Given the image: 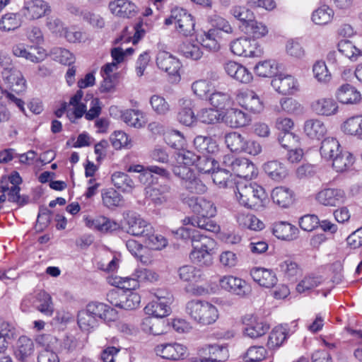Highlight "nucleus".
I'll list each match as a JSON object with an SVG mask.
<instances>
[{"mask_svg": "<svg viewBox=\"0 0 362 362\" xmlns=\"http://www.w3.org/2000/svg\"><path fill=\"white\" fill-rule=\"evenodd\" d=\"M233 193L241 205L256 210L264 207L268 199L262 186L247 180H237Z\"/></svg>", "mask_w": 362, "mask_h": 362, "instance_id": "nucleus-1", "label": "nucleus"}, {"mask_svg": "<svg viewBox=\"0 0 362 362\" xmlns=\"http://www.w3.org/2000/svg\"><path fill=\"white\" fill-rule=\"evenodd\" d=\"M0 66L3 69L2 78L4 82L8 84L11 92L17 94L24 92L26 88V81L21 72L13 67L10 57L1 53Z\"/></svg>", "mask_w": 362, "mask_h": 362, "instance_id": "nucleus-2", "label": "nucleus"}, {"mask_svg": "<svg viewBox=\"0 0 362 362\" xmlns=\"http://www.w3.org/2000/svg\"><path fill=\"white\" fill-rule=\"evenodd\" d=\"M187 313L195 321L208 325L216 322L218 310L212 304L202 300H191L186 305Z\"/></svg>", "mask_w": 362, "mask_h": 362, "instance_id": "nucleus-3", "label": "nucleus"}, {"mask_svg": "<svg viewBox=\"0 0 362 362\" xmlns=\"http://www.w3.org/2000/svg\"><path fill=\"white\" fill-rule=\"evenodd\" d=\"M180 198L182 204L187 205L194 213L208 219L206 222L204 221V226H216V223L209 220V218L214 216L216 213V207L211 202L203 197L191 196L185 193H182Z\"/></svg>", "mask_w": 362, "mask_h": 362, "instance_id": "nucleus-4", "label": "nucleus"}, {"mask_svg": "<svg viewBox=\"0 0 362 362\" xmlns=\"http://www.w3.org/2000/svg\"><path fill=\"white\" fill-rule=\"evenodd\" d=\"M174 175L181 180V185L191 194H203L207 191L206 185L196 175L189 167L174 165Z\"/></svg>", "mask_w": 362, "mask_h": 362, "instance_id": "nucleus-5", "label": "nucleus"}, {"mask_svg": "<svg viewBox=\"0 0 362 362\" xmlns=\"http://www.w3.org/2000/svg\"><path fill=\"white\" fill-rule=\"evenodd\" d=\"M193 236L194 238H199L198 243L192 246L194 250L189 254L192 262L199 266H210L213 263V257L210 251L211 250L214 241L204 234H197Z\"/></svg>", "mask_w": 362, "mask_h": 362, "instance_id": "nucleus-6", "label": "nucleus"}, {"mask_svg": "<svg viewBox=\"0 0 362 362\" xmlns=\"http://www.w3.org/2000/svg\"><path fill=\"white\" fill-rule=\"evenodd\" d=\"M223 163L226 168H229L240 178L239 180H248L257 175L255 165L247 158L226 156L223 158Z\"/></svg>", "mask_w": 362, "mask_h": 362, "instance_id": "nucleus-7", "label": "nucleus"}, {"mask_svg": "<svg viewBox=\"0 0 362 362\" xmlns=\"http://www.w3.org/2000/svg\"><path fill=\"white\" fill-rule=\"evenodd\" d=\"M30 303L37 310L44 315L50 317L54 313V305L51 296L45 291L27 296L22 301L21 308L25 310Z\"/></svg>", "mask_w": 362, "mask_h": 362, "instance_id": "nucleus-8", "label": "nucleus"}, {"mask_svg": "<svg viewBox=\"0 0 362 362\" xmlns=\"http://www.w3.org/2000/svg\"><path fill=\"white\" fill-rule=\"evenodd\" d=\"M20 11L24 20L30 22L49 13L50 6L44 0H23Z\"/></svg>", "mask_w": 362, "mask_h": 362, "instance_id": "nucleus-9", "label": "nucleus"}, {"mask_svg": "<svg viewBox=\"0 0 362 362\" xmlns=\"http://www.w3.org/2000/svg\"><path fill=\"white\" fill-rule=\"evenodd\" d=\"M231 52L238 56L245 57H255L261 54L255 40L247 37L238 38L230 43Z\"/></svg>", "mask_w": 362, "mask_h": 362, "instance_id": "nucleus-10", "label": "nucleus"}, {"mask_svg": "<svg viewBox=\"0 0 362 362\" xmlns=\"http://www.w3.org/2000/svg\"><path fill=\"white\" fill-rule=\"evenodd\" d=\"M221 288L232 294L244 298L252 291L251 286L245 280L233 276H224L219 279Z\"/></svg>", "mask_w": 362, "mask_h": 362, "instance_id": "nucleus-11", "label": "nucleus"}, {"mask_svg": "<svg viewBox=\"0 0 362 362\" xmlns=\"http://www.w3.org/2000/svg\"><path fill=\"white\" fill-rule=\"evenodd\" d=\"M156 300L149 303L144 308L145 313L152 315L156 320L168 316L170 313V304L172 302V296H163L160 292L156 294Z\"/></svg>", "mask_w": 362, "mask_h": 362, "instance_id": "nucleus-12", "label": "nucleus"}, {"mask_svg": "<svg viewBox=\"0 0 362 362\" xmlns=\"http://www.w3.org/2000/svg\"><path fill=\"white\" fill-rule=\"evenodd\" d=\"M346 196L345 192L339 188H325L315 196L316 201L325 206H337L344 204Z\"/></svg>", "mask_w": 362, "mask_h": 362, "instance_id": "nucleus-13", "label": "nucleus"}, {"mask_svg": "<svg viewBox=\"0 0 362 362\" xmlns=\"http://www.w3.org/2000/svg\"><path fill=\"white\" fill-rule=\"evenodd\" d=\"M157 67L170 76H179V71L182 66L180 60L166 51L158 52L156 58Z\"/></svg>", "mask_w": 362, "mask_h": 362, "instance_id": "nucleus-14", "label": "nucleus"}, {"mask_svg": "<svg viewBox=\"0 0 362 362\" xmlns=\"http://www.w3.org/2000/svg\"><path fill=\"white\" fill-rule=\"evenodd\" d=\"M271 85L276 92L282 95H293L298 90L297 80L288 74L276 75L272 78Z\"/></svg>", "mask_w": 362, "mask_h": 362, "instance_id": "nucleus-15", "label": "nucleus"}, {"mask_svg": "<svg viewBox=\"0 0 362 362\" xmlns=\"http://www.w3.org/2000/svg\"><path fill=\"white\" fill-rule=\"evenodd\" d=\"M155 351L158 356L168 360L183 359L187 354V348L178 343H165L158 344Z\"/></svg>", "mask_w": 362, "mask_h": 362, "instance_id": "nucleus-16", "label": "nucleus"}, {"mask_svg": "<svg viewBox=\"0 0 362 362\" xmlns=\"http://www.w3.org/2000/svg\"><path fill=\"white\" fill-rule=\"evenodd\" d=\"M244 333L250 338H257L264 335L269 329V326L257 317L247 315L243 319Z\"/></svg>", "mask_w": 362, "mask_h": 362, "instance_id": "nucleus-17", "label": "nucleus"}, {"mask_svg": "<svg viewBox=\"0 0 362 362\" xmlns=\"http://www.w3.org/2000/svg\"><path fill=\"white\" fill-rule=\"evenodd\" d=\"M90 313L98 322L99 320L112 322L117 320V311L109 305L99 302H90L87 305Z\"/></svg>", "mask_w": 362, "mask_h": 362, "instance_id": "nucleus-18", "label": "nucleus"}, {"mask_svg": "<svg viewBox=\"0 0 362 362\" xmlns=\"http://www.w3.org/2000/svg\"><path fill=\"white\" fill-rule=\"evenodd\" d=\"M199 362H223L228 358V350L225 345H208L202 349Z\"/></svg>", "mask_w": 362, "mask_h": 362, "instance_id": "nucleus-19", "label": "nucleus"}, {"mask_svg": "<svg viewBox=\"0 0 362 362\" xmlns=\"http://www.w3.org/2000/svg\"><path fill=\"white\" fill-rule=\"evenodd\" d=\"M175 18H177L176 29L184 36H190L194 33L195 23L191 14L182 8H174Z\"/></svg>", "mask_w": 362, "mask_h": 362, "instance_id": "nucleus-20", "label": "nucleus"}, {"mask_svg": "<svg viewBox=\"0 0 362 362\" xmlns=\"http://www.w3.org/2000/svg\"><path fill=\"white\" fill-rule=\"evenodd\" d=\"M239 105L253 113H259L263 110V104L257 95L252 90L240 91L237 95Z\"/></svg>", "mask_w": 362, "mask_h": 362, "instance_id": "nucleus-21", "label": "nucleus"}, {"mask_svg": "<svg viewBox=\"0 0 362 362\" xmlns=\"http://www.w3.org/2000/svg\"><path fill=\"white\" fill-rule=\"evenodd\" d=\"M171 192V187L168 184L157 186L148 185L145 188L146 198L152 202L155 205H161L169 199Z\"/></svg>", "mask_w": 362, "mask_h": 362, "instance_id": "nucleus-22", "label": "nucleus"}, {"mask_svg": "<svg viewBox=\"0 0 362 362\" xmlns=\"http://www.w3.org/2000/svg\"><path fill=\"white\" fill-rule=\"evenodd\" d=\"M250 276L259 286L265 288H272L278 281L274 271L264 267L252 268L250 270Z\"/></svg>", "mask_w": 362, "mask_h": 362, "instance_id": "nucleus-23", "label": "nucleus"}, {"mask_svg": "<svg viewBox=\"0 0 362 362\" xmlns=\"http://www.w3.org/2000/svg\"><path fill=\"white\" fill-rule=\"evenodd\" d=\"M312 111L317 115L329 117L334 115L338 112L337 102L330 98H321L311 103Z\"/></svg>", "mask_w": 362, "mask_h": 362, "instance_id": "nucleus-24", "label": "nucleus"}, {"mask_svg": "<svg viewBox=\"0 0 362 362\" xmlns=\"http://www.w3.org/2000/svg\"><path fill=\"white\" fill-rule=\"evenodd\" d=\"M224 69L228 76L242 83H248L252 80V73L245 66L235 62L226 63Z\"/></svg>", "mask_w": 362, "mask_h": 362, "instance_id": "nucleus-25", "label": "nucleus"}, {"mask_svg": "<svg viewBox=\"0 0 362 362\" xmlns=\"http://www.w3.org/2000/svg\"><path fill=\"white\" fill-rule=\"evenodd\" d=\"M224 122L232 128H239L249 124L250 116L238 108L228 109L223 117Z\"/></svg>", "mask_w": 362, "mask_h": 362, "instance_id": "nucleus-26", "label": "nucleus"}, {"mask_svg": "<svg viewBox=\"0 0 362 362\" xmlns=\"http://www.w3.org/2000/svg\"><path fill=\"white\" fill-rule=\"evenodd\" d=\"M109 8L112 14L122 18H132L137 13L136 5L129 0L110 1Z\"/></svg>", "mask_w": 362, "mask_h": 362, "instance_id": "nucleus-27", "label": "nucleus"}, {"mask_svg": "<svg viewBox=\"0 0 362 362\" xmlns=\"http://www.w3.org/2000/svg\"><path fill=\"white\" fill-rule=\"evenodd\" d=\"M211 173L214 182L220 188H230L234 190L237 180L232 179L231 170L229 168H219L216 166Z\"/></svg>", "mask_w": 362, "mask_h": 362, "instance_id": "nucleus-28", "label": "nucleus"}, {"mask_svg": "<svg viewBox=\"0 0 362 362\" xmlns=\"http://www.w3.org/2000/svg\"><path fill=\"white\" fill-rule=\"evenodd\" d=\"M337 99L343 104H355L361 100V93L354 86L346 83L336 92Z\"/></svg>", "mask_w": 362, "mask_h": 362, "instance_id": "nucleus-29", "label": "nucleus"}, {"mask_svg": "<svg viewBox=\"0 0 362 362\" xmlns=\"http://www.w3.org/2000/svg\"><path fill=\"white\" fill-rule=\"evenodd\" d=\"M24 21L20 11L16 13L8 12L0 19V30L4 32L14 31L22 25Z\"/></svg>", "mask_w": 362, "mask_h": 362, "instance_id": "nucleus-30", "label": "nucleus"}, {"mask_svg": "<svg viewBox=\"0 0 362 362\" xmlns=\"http://www.w3.org/2000/svg\"><path fill=\"white\" fill-rule=\"evenodd\" d=\"M34 351L33 341L25 336L19 337L15 350L16 358L21 362H27Z\"/></svg>", "mask_w": 362, "mask_h": 362, "instance_id": "nucleus-31", "label": "nucleus"}, {"mask_svg": "<svg viewBox=\"0 0 362 362\" xmlns=\"http://www.w3.org/2000/svg\"><path fill=\"white\" fill-rule=\"evenodd\" d=\"M263 169L271 179L276 181L282 180L288 175L287 169L284 164L276 160L265 163L263 165Z\"/></svg>", "mask_w": 362, "mask_h": 362, "instance_id": "nucleus-32", "label": "nucleus"}, {"mask_svg": "<svg viewBox=\"0 0 362 362\" xmlns=\"http://www.w3.org/2000/svg\"><path fill=\"white\" fill-rule=\"evenodd\" d=\"M304 132L310 139L320 140L326 134L327 127L321 120L311 119L305 121Z\"/></svg>", "mask_w": 362, "mask_h": 362, "instance_id": "nucleus-33", "label": "nucleus"}, {"mask_svg": "<svg viewBox=\"0 0 362 362\" xmlns=\"http://www.w3.org/2000/svg\"><path fill=\"white\" fill-rule=\"evenodd\" d=\"M221 39V33L217 29H209L207 32H204L197 40L202 46L211 51H217L219 47V40Z\"/></svg>", "mask_w": 362, "mask_h": 362, "instance_id": "nucleus-34", "label": "nucleus"}, {"mask_svg": "<svg viewBox=\"0 0 362 362\" xmlns=\"http://www.w3.org/2000/svg\"><path fill=\"white\" fill-rule=\"evenodd\" d=\"M193 144L194 148L203 155L213 154L218 151V145L211 136H197L194 139Z\"/></svg>", "mask_w": 362, "mask_h": 362, "instance_id": "nucleus-35", "label": "nucleus"}, {"mask_svg": "<svg viewBox=\"0 0 362 362\" xmlns=\"http://www.w3.org/2000/svg\"><path fill=\"white\" fill-rule=\"evenodd\" d=\"M334 16V10L327 5H322L313 11L311 19L316 25H326L332 21Z\"/></svg>", "mask_w": 362, "mask_h": 362, "instance_id": "nucleus-36", "label": "nucleus"}, {"mask_svg": "<svg viewBox=\"0 0 362 362\" xmlns=\"http://www.w3.org/2000/svg\"><path fill=\"white\" fill-rule=\"evenodd\" d=\"M287 337V327L284 325L276 326L269 334L267 345L270 349L278 348L283 344Z\"/></svg>", "mask_w": 362, "mask_h": 362, "instance_id": "nucleus-37", "label": "nucleus"}, {"mask_svg": "<svg viewBox=\"0 0 362 362\" xmlns=\"http://www.w3.org/2000/svg\"><path fill=\"white\" fill-rule=\"evenodd\" d=\"M273 202L282 208L288 207L293 202V193L286 187H279L272 192Z\"/></svg>", "mask_w": 362, "mask_h": 362, "instance_id": "nucleus-38", "label": "nucleus"}, {"mask_svg": "<svg viewBox=\"0 0 362 362\" xmlns=\"http://www.w3.org/2000/svg\"><path fill=\"white\" fill-rule=\"evenodd\" d=\"M320 151L324 159L332 160L340 151V144L334 138H326L322 141Z\"/></svg>", "mask_w": 362, "mask_h": 362, "instance_id": "nucleus-39", "label": "nucleus"}, {"mask_svg": "<svg viewBox=\"0 0 362 362\" xmlns=\"http://www.w3.org/2000/svg\"><path fill=\"white\" fill-rule=\"evenodd\" d=\"M15 329L8 322L0 318V352H4L13 339Z\"/></svg>", "mask_w": 362, "mask_h": 362, "instance_id": "nucleus-40", "label": "nucleus"}, {"mask_svg": "<svg viewBox=\"0 0 362 362\" xmlns=\"http://www.w3.org/2000/svg\"><path fill=\"white\" fill-rule=\"evenodd\" d=\"M346 134L355 136L362 140V115H357L349 118L343 125Z\"/></svg>", "mask_w": 362, "mask_h": 362, "instance_id": "nucleus-41", "label": "nucleus"}, {"mask_svg": "<svg viewBox=\"0 0 362 362\" xmlns=\"http://www.w3.org/2000/svg\"><path fill=\"white\" fill-rule=\"evenodd\" d=\"M354 157L348 151H340L332 159V166L337 172H343L354 163Z\"/></svg>", "mask_w": 362, "mask_h": 362, "instance_id": "nucleus-42", "label": "nucleus"}, {"mask_svg": "<svg viewBox=\"0 0 362 362\" xmlns=\"http://www.w3.org/2000/svg\"><path fill=\"white\" fill-rule=\"evenodd\" d=\"M103 204L108 209L121 207L124 204L123 197L116 190L108 189L102 193Z\"/></svg>", "mask_w": 362, "mask_h": 362, "instance_id": "nucleus-43", "label": "nucleus"}, {"mask_svg": "<svg viewBox=\"0 0 362 362\" xmlns=\"http://www.w3.org/2000/svg\"><path fill=\"white\" fill-rule=\"evenodd\" d=\"M179 277L184 281L198 282L203 278V273L200 269L191 265H185L177 270Z\"/></svg>", "mask_w": 362, "mask_h": 362, "instance_id": "nucleus-44", "label": "nucleus"}, {"mask_svg": "<svg viewBox=\"0 0 362 362\" xmlns=\"http://www.w3.org/2000/svg\"><path fill=\"white\" fill-rule=\"evenodd\" d=\"M88 311L86 306L85 309L78 311L77 315V323L79 327L84 331H90L98 325V321Z\"/></svg>", "mask_w": 362, "mask_h": 362, "instance_id": "nucleus-45", "label": "nucleus"}, {"mask_svg": "<svg viewBox=\"0 0 362 362\" xmlns=\"http://www.w3.org/2000/svg\"><path fill=\"white\" fill-rule=\"evenodd\" d=\"M245 139V136L238 132H230L225 136V143L231 151L243 152Z\"/></svg>", "mask_w": 362, "mask_h": 362, "instance_id": "nucleus-46", "label": "nucleus"}, {"mask_svg": "<svg viewBox=\"0 0 362 362\" xmlns=\"http://www.w3.org/2000/svg\"><path fill=\"white\" fill-rule=\"evenodd\" d=\"M182 105H183V107L178 112L177 119L184 125L191 126L197 119V117L192 110V102L190 100H185Z\"/></svg>", "mask_w": 362, "mask_h": 362, "instance_id": "nucleus-47", "label": "nucleus"}, {"mask_svg": "<svg viewBox=\"0 0 362 362\" xmlns=\"http://www.w3.org/2000/svg\"><path fill=\"white\" fill-rule=\"evenodd\" d=\"M210 104L217 109H224L231 103V96L228 92L214 90L208 98Z\"/></svg>", "mask_w": 362, "mask_h": 362, "instance_id": "nucleus-48", "label": "nucleus"}, {"mask_svg": "<svg viewBox=\"0 0 362 362\" xmlns=\"http://www.w3.org/2000/svg\"><path fill=\"white\" fill-rule=\"evenodd\" d=\"M254 18L255 17L244 26L245 33L251 35L255 40L265 36L268 33V29L264 24L255 21Z\"/></svg>", "mask_w": 362, "mask_h": 362, "instance_id": "nucleus-49", "label": "nucleus"}, {"mask_svg": "<svg viewBox=\"0 0 362 362\" xmlns=\"http://www.w3.org/2000/svg\"><path fill=\"white\" fill-rule=\"evenodd\" d=\"M120 308L124 310H134L137 308L141 302L140 296L133 291H122L120 297Z\"/></svg>", "mask_w": 362, "mask_h": 362, "instance_id": "nucleus-50", "label": "nucleus"}, {"mask_svg": "<svg viewBox=\"0 0 362 362\" xmlns=\"http://www.w3.org/2000/svg\"><path fill=\"white\" fill-rule=\"evenodd\" d=\"M112 182L115 187L120 189L124 192H129L133 189L134 186V181L130 177L122 172H115L112 175Z\"/></svg>", "mask_w": 362, "mask_h": 362, "instance_id": "nucleus-51", "label": "nucleus"}, {"mask_svg": "<svg viewBox=\"0 0 362 362\" xmlns=\"http://www.w3.org/2000/svg\"><path fill=\"white\" fill-rule=\"evenodd\" d=\"M153 228H147L144 243L153 250H160L167 245L166 239L160 235L155 234Z\"/></svg>", "mask_w": 362, "mask_h": 362, "instance_id": "nucleus-52", "label": "nucleus"}, {"mask_svg": "<svg viewBox=\"0 0 362 362\" xmlns=\"http://www.w3.org/2000/svg\"><path fill=\"white\" fill-rule=\"evenodd\" d=\"M338 50L352 61H356L362 54V52L348 40H341L338 43Z\"/></svg>", "mask_w": 362, "mask_h": 362, "instance_id": "nucleus-53", "label": "nucleus"}, {"mask_svg": "<svg viewBox=\"0 0 362 362\" xmlns=\"http://www.w3.org/2000/svg\"><path fill=\"white\" fill-rule=\"evenodd\" d=\"M179 52L186 58L193 60L199 59L203 54L200 47L197 44L185 42L179 47Z\"/></svg>", "mask_w": 362, "mask_h": 362, "instance_id": "nucleus-54", "label": "nucleus"}, {"mask_svg": "<svg viewBox=\"0 0 362 362\" xmlns=\"http://www.w3.org/2000/svg\"><path fill=\"white\" fill-rule=\"evenodd\" d=\"M175 158L177 163L175 165L189 168L190 165H194L196 160L197 159V155L191 151L182 148L180 151L175 152Z\"/></svg>", "mask_w": 362, "mask_h": 362, "instance_id": "nucleus-55", "label": "nucleus"}, {"mask_svg": "<svg viewBox=\"0 0 362 362\" xmlns=\"http://www.w3.org/2000/svg\"><path fill=\"white\" fill-rule=\"evenodd\" d=\"M194 165L198 171L202 173H210L216 168V166H218V163L214 158L206 155L197 156Z\"/></svg>", "mask_w": 362, "mask_h": 362, "instance_id": "nucleus-56", "label": "nucleus"}, {"mask_svg": "<svg viewBox=\"0 0 362 362\" xmlns=\"http://www.w3.org/2000/svg\"><path fill=\"white\" fill-rule=\"evenodd\" d=\"M281 110L290 115H301L304 112L303 106L292 98H285L280 100Z\"/></svg>", "mask_w": 362, "mask_h": 362, "instance_id": "nucleus-57", "label": "nucleus"}, {"mask_svg": "<svg viewBox=\"0 0 362 362\" xmlns=\"http://www.w3.org/2000/svg\"><path fill=\"white\" fill-rule=\"evenodd\" d=\"M110 284L112 285L121 288L122 289H126L128 291H132V290H135L139 287V284L136 280V278L133 276V274L131 277H120L115 276L109 281Z\"/></svg>", "mask_w": 362, "mask_h": 362, "instance_id": "nucleus-58", "label": "nucleus"}, {"mask_svg": "<svg viewBox=\"0 0 362 362\" xmlns=\"http://www.w3.org/2000/svg\"><path fill=\"white\" fill-rule=\"evenodd\" d=\"M230 13L245 25L254 18L253 12L243 6L235 5L230 9Z\"/></svg>", "mask_w": 362, "mask_h": 362, "instance_id": "nucleus-59", "label": "nucleus"}, {"mask_svg": "<svg viewBox=\"0 0 362 362\" xmlns=\"http://www.w3.org/2000/svg\"><path fill=\"white\" fill-rule=\"evenodd\" d=\"M174 237L177 240H191L192 245L194 243H198L199 238H194L193 236H197V234H202L200 231L193 229L192 228H175L172 230Z\"/></svg>", "mask_w": 362, "mask_h": 362, "instance_id": "nucleus-60", "label": "nucleus"}, {"mask_svg": "<svg viewBox=\"0 0 362 362\" xmlns=\"http://www.w3.org/2000/svg\"><path fill=\"white\" fill-rule=\"evenodd\" d=\"M19 186H1L3 193L8 192V200L11 202L19 204H25L28 202V197L20 194Z\"/></svg>", "mask_w": 362, "mask_h": 362, "instance_id": "nucleus-61", "label": "nucleus"}, {"mask_svg": "<svg viewBox=\"0 0 362 362\" xmlns=\"http://www.w3.org/2000/svg\"><path fill=\"white\" fill-rule=\"evenodd\" d=\"M52 54L55 61L64 65L70 66L75 60L74 54L69 50L62 47L54 48Z\"/></svg>", "mask_w": 362, "mask_h": 362, "instance_id": "nucleus-62", "label": "nucleus"}, {"mask_svg": "<svg viewBox=\"0 0 362 362\" xmlns=\"http://www.w3.org/2000/svg\"><path fill=\"white\" fill-rule=\"evenodd\" d=\"M254 70L256 74L259 76L269 77L275 73L276 66L274 62L266 60L257 63L255 66Z\"/></svg>", "mask_w": 362, "mask_h": 362, "instance_id": "nucleus-63", "label": "nucleus"}, {"mask_svg": "<svg viewBox=\"0 0 362 362\" xmlns=\"http://www.w3.org/2000/svg\"><path fill=\"white\" fill-rule=\"evenodd\" d=\"M141 114L139 110H127L122 115V119L130 127L140 128L143 126Z\"/></svg>", "mask_w": 362, "mask_h": 362, "instance_id": "nucleus-64", "label": "nucleus"}]
</instances>
